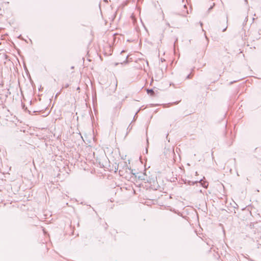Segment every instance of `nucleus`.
<instances>
[{"instance_id":"nucleus-1","label":"nucleus","mask_w":261,"mask_h":261,"mask_svg":"<svg viewBox=\"0 0 261 261\" xmlns=\"http://www.w3.org/2000/svg\"><path fill=\"white\" fill-rule=\"evenodd\" d=\"M147 92L148 94H150L151 95H154V92L151 89H147Z\"/></svg>"},{"instance_id":"nucleus-3","label":"nucleus","mask_w":261,"mask_h":261,"mask_svg":"<svg viewBox=\"0 0 261 261\" xmlns=\"http://www.w3.org/2000/svg\"><path fill=\"white\" fill-rule=\"evenodd\" d=\"M68 85H67L65 87L67 88V87H68Z\"/></svg>"},{"instance_id":"nucleus-2","label":"nucleus","mask_w":261,"mask_h":261,"mask_svg":"<svg viewBox=\"0 0 261 261\" xmlns=\"http://www.w3.org/2000/svg\"><path fill=\"white\" fill-rule=\"evenodd\" d=\"M9 4V2H5V3H3L2 7L3 8H4L6 5H8V6Z\"/></svg>"}]
</instances>
